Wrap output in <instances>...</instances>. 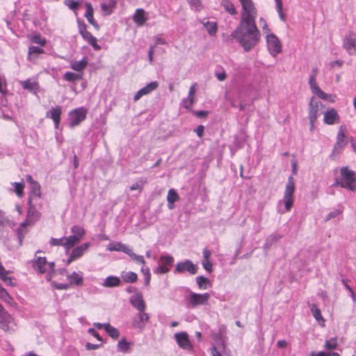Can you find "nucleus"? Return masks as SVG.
Segmentation results:
<instances>
[{
	"label": "nucleus",
	"mask_w": 356,
	"mask_h": 356,
	"mask_svg": "<svg viewBox=\"0 0 356 356\" xmlns=\"http://www.w3.org/2000/svg\"><path fill=\"white\" fill-rule=\"evenodd\" d=\"M230 37L234 39L245 52H248L259 43L261 35L256 23L238 22Z\"/></svg>",
	"instance_id": "f257e3e1"
},
{
	"label": "nucleus",
	"mask_w": 356,
	"mask_h": 356,
	"mask_svg": "<svg viewBox=\"0 0 356 356\" xmlns=\"http://www.w3.org/2000/svg\"><path fill=\"white\" fill-rule=\"evenodd\" d=\"M241 5L239 22L256 23L257 10L252 0H238Z\"/></svg>",
	"instance_id": "f03ea898"
},
{
	"label": "nucleus",
	"mask_w": 356,
	"mask_h": 356,
	"mask_svg": "<svg viewBox=\"0 0 356 356\" xmlns=\"http://www.w3.org/2000/svg\"><path fill=\"white\" fill-rule=\"evenodd\" d=\"M318 70L317 69H313L312 74L309 79V85L312 92L317 95L320 99L323 100L328 101L329 102L334 103L336 100V95L332 94H327L323 92L316 83V76Z\"/></svg>",
	"instance_id": "7ed1b4c3"
},
{
	"label": "nucleus",
	"mask_w": 356,
	"mask_h": 356,
	"mask_svg": "<svg viewBox=\"0 0 356 356\" xmlns=\"http://www.w3.org/2000/svg\"><path fill=\"white\" fill-rule=\"evenodd\" d=\"M341 178L337 181V184L353 191L356 190L355 172L348 170V167H343L341 169Z\"/></svg>",
	"instance_id": "20e7f679"
},
{
	"label": "nucleus",
	"mask_w": 356,
	"mask_h": 356,
	"mask_svg": "<svg viewBox=\"0 0 356 356\" xmlns=\"http://www.w3.org/2000/svg\"><path fill=\"white\" fill-rule=\"evenodd\" d=\"M295 191L294 179L293 177H289L287 184L285 186L284 193L282 202L284 204L286 211H289L293 207L294 199L293 193Z\"/></svg>",
	"instance_id": "39448f33"
},
{
	"label": "nucleus",
	"mask_w": 356,
	"mask_h": 356,
	"mask_svg": "<svg viewBox=\"0 0 356 356\" xmlns=\"http://www.w3.org/2000/svg\"><path fill=\"white\" fill-rule=\"evenodd\" d=\"M87 113V108L83 106L70 111L68 114L70 127L74 128L80 124V123L86 119Z\"/></svg>",
	"instance_id": "423d86ee"
},
{
	"label": "nucleus",
	"mask_w": 356,
	"mask_h": 356,
	"mask_svg": "<svg viewBox=\"0 0 356 356\" xmlns=\"http://www.w3.org/2000/svg\"><path fill=\"white\" fill-rule=\"evenodd\" d=\"M211 295L209 293H197L190 291L187 297L188 305L191 307L194 308L200 305H207Z\"/></svg>",
	"instance_id": "0eeeda50"
},
{
	"label": "nucleus",
	"mask_w": 356,
	"mask_h": 356,
	"mask_svg": "<svg viewBox=\"0 0 356 356\" xmlns=\"http://www.w3.org/2000/svg\"><path fill=\"white\" fill-rule=\"evenodd\" d=\"M347 144L348 138L346 134V128L341 126L337 133V141L332 149V156L339 155L343 150Z\"/></svg>",
	"instance_id": "6e6552de"
},
{
	"label": "nucleus",
	"mask_w": 356,
	"mask_h": 356,
	"mask_svg": "<svg viewBox=\"0 0 356 356\" xmlns=\"http://www.w3.org/2000/svg\"><path fill=\"white\" fill-rule=\"evenodd\" d=\"M266 46L269 54L275 57L282 51V43L280 39L274 34H267L266 35Z\"/></svg>",
	"instance_id": "1a4fd4ad"
},
{
	"label": "nucleus",
	"mask_w": 356,
	"mask_h": 356,
	"mask_svg": "<svg viewBox=\"0 0 356 356\" xmlns=\"http://www.w3.org/2000/svg\"><path fill=\"white\" fill-rule=\"evenodd\" d=\"M72 235L67 236L71 248L79 243L85 236L86 231L80 225H73L70 229Z\"/></svg>",
	"instance_id": "9d476101"
},
{
	"label": "nucleus",
	"mask_w": 356,
	"mask_h": 356,
	"mask_svg": "<svg viewBox=\"0 0 356 356\" xmlns=\"http://www.w3.org/2000/svg\"><path fill=\"white\" fill-rule=\"evenodd\" d=\"M33 268L40 273H50L54 270V263L48 262L46 257L35 256Z\"/></svg>",
	"instance_id": "9b49d317"
},
{
	"label": "nucleus",
	"mask_w": 356,
	"mask_h": 356,
	"mask_svg": "<svg viewBox=\"0 0 356 356\" xmlns=\"http://www.w3.org/2000/svg\"><path fill=\"white\" fill-rule=\"evenodd\" d=\"M198 267L191 260L186 259L181 262H178L175 268V273H183L187 271L191 275H195L197 273Z\"/></svg>",
	"instance_id": "f8f14e48"
},
{
	"label": "nucleus",
	"mask_w": 356,
	"mask_h": 356,
	"mask_svg": "<svg viewBox=\"0 0 356 356\" xmlns=\"http://www.w3.org/2000/svg\"><path fill=\"white\" fill-rule=\"evenodd\" d=\"M26 179L29 183L31 188L28 203H33L35 198L41 197V187L40 184L35 181L31 175H26Z\"/></svg>",
	"instance_id": "ddd939ff"
},
{
	"label": "nucleus",
	"mask_w": 356,
	"mask_h": 356,
	"mask_svg": "<svg viewBox=\"0 0 356 356\" xmlns=\"http://www.w3.org/2000/svg\"><path fill=\"white\" fill-rule=\"evenodd\" d=\"M14 323L12 316L0 305V327L4 331L13 330Z\"/></svg>",
	"instance_id": "4468645a"
},
{
	"label": "nucleus",
	"mask_w": 356,
	"mask_h": 356,
	"mask_svg": "<svg viewBox=\"0 0 356 356\" xmlns=\"http://www.w3.org/2000/svg\"><path fill=\"white\" fill-rule=\"evenodd\" d=\"M319 103L314 97H312L309 104V120L310 124V130L312 131L314 127V123L318 116Z\"/></svg>",
	"instance_id": "2eb2a0df"
},
{
	"label": "nucleus",
	"mask_w": 356,
	"mask_h": 356,
	"mask_svg": "<svg viewBox=\"0 0 356 356\" xmlns=\"http://www.w3.org/2000/svg\"><path fill=\"white\" fill-rule=\"evenodd\" d=\"M343 47L350 55L356 54V34L348 33L343 38Z\"/></svg>",
	"instance_id": "dca6fc26"
},
{
	"label": "nucleus",
	"mask_w": 356,
	"mask_h": 356,
	"mask_svg": "<svg viewBox=\"0 0 356 356\" xmlns=\"http://www.w3.org/2000/svg\"><path fill=\"white\" fill-rule=\"evenodd\" d=\"M174 337L179 348L187 350L193 349V345L189 340L188 334L186 332H177L175 334Z\"/></svg>",
	"instance_id": "f3484780"
},
{
	"label": "nucleus",
	"mask_w": 356,
	"mask_h": 356,
	"mask_svg": "<svg viewBox=\"0 0 356 356\" xmlns=\"http://www.w3.org/2000/svg\"><path fill=\"white\" fill-rule=\"evenodd\" d=\"M145 310L138 311V314L132 320V325L135 328L143 330L149 319V314Z\"/></svg>",
	"instance_id": "a211bd4d"
},
{
	"label": "nucleus",
	"mask_w": 356,
	"mask_h": 356,
	"mask_svg": "<svg viewBox=\"0 0 356 356\" xmlns=\"http://www.w3.org/2000/svg\"><path fill=\"white\" fill-rule=\"evenodd\" d=\"M29 209L27 211L25 222L29 225L33 226L40 218L41 213L38 211L33 203H28Z\"/></svg>",
	"instance_id": "6ab92c4d"
},
{
	"label": "nucleus",
	"mask_w": 356,
	"mask_h": 356,
	"mask_svg": "<svg viewBox=\"0 0 356 356\" xmlns=\"http://www.w3.org/2000/svg\"><path fill=\"white\" fill-rule=\"evenodd\" d=\"M159 87V83L157 81H152L147 83L145 87L140 89L134 95V100L137 102L143 96L147 95L155 90Z\"/></svg>",
	"instance_id": "aec40b11"
},
{
	"label": "nucleus",
	"mask_w": 356,
	"mask_h": 356,
	"mask_svg": "<svg viewBox=\"0 0 356 356\" xmlns=\"http://www.w3.org/2000/svg\"><path fill=\"white\" fill-rule=\"evenodd\" d=\"M131 305L136 308L138 311L145 310L146 305L143 300V294L138 292L131 296L129 298Z\"/></svg>",
	"instance_id": "412c9836"
},
{
	"label": "nucleus",
	"mask_w": 356,
	"mask_h": 356,
	"mask_svg": "<svg viewBox=\"0 0 356 356\" xmlns=\"http://www.w3.org/2000/svg\"><path fill=\"white\" fill-rule=\"evenodd\" d=\"M62 113V110L60 106L52 107L48 112L46 113V118H50L54 121V127L56 129L58 128L60 122V115Z\"/></svg>",
	"instance_id": "4be33fe9"
},
{
	"label": "nucleus",
	"mask_w": 356,
	"mask_h": 356,
	"mask_svg": "<svg viewBox=\"0 0 356 356\" xmlns=\"http://www.w3.org/2000/svg\"><path fill=\"white\" fill-rule=\"evenodd\" d=\"M196 87L197 83H194L189 88L188 97L181 101L182 106L186 109L191 108L195 102V94L197 91Z\"/></svg>",
	"instance_id": "5701e85b"
},
{
	"label": "nucleus",
	"mask_w": 356,
	"mask_h": 356,
	"mask_svg": "<svg viewBox=\"0 0 356 356\" xmlns=\"http://www.w3.org/2000/svg\"><path fill=\"white\" fill-rule=\"evenodd\" d=\"M339 115L334 108H329L324 113L323 122L326 124H334L338 122Z\"/></svg>",
	"instance_id": "b1692460"
},
{
	"label": "nucleus",
	"mask_w": 356,
	"mask_h": 356,
	"mask_svg": "<svg viewBox=\"0 0 356 356\" xmlns=\"http://www.w3.org/2000/svg\"><path fill=\"white\" fill-rule=\"evenodd\" d=\"M133 21L139 26H143L148 19V14L143 8L136 10L133 15Z\"/></svg>",
	"instance_id": "393cba45"
},
{
	"label": "nucleus",
	"mask_w": 356,
	"mask_h": 356,
	"mask_svg": "<svg viewBox=\"0 0 356 356\" xmlns=\"http://www.w3.org/2000/svg\"><path fill=\"white\" fill-rule=\"evenodd\" d=\"M32 227V225H29V224H28L25 221H23L19 224V227L16 229V233L18 237L19 246L22 245L23 238L28 234V232L30 231Z\"/></svg>",
	"instance_id": "a878e982"
},
{
	"label": "nucleus",
	"mask_w": 356,
	"mask_h": 356,
	"mask_svg": "<svg viewBox=\"0 0 356 356\" xmlns=\"http://www.w3.org/2000/svg\"><path fill=\"white\" fill-rule=\"evenodd\" d=\"M116 6V0H106L101 3V9L104 16L110 15Z\"/></svg>",
	"instance_id": "bb28decb"
},
{
	"label": "nucleus",
	"mask_w": 356,
	"mask_h": 356,
	"mask_svg": "<svg viewBox=\"0 0 356 356\" xmlns=\"http://www.w3.org/2000/svg\"><path fill=\"white\" fill-rule=\"evenodd\" d=\"M90 243H82L81 245H79V246H76V248H74L72 252H71V254L76 259H78L79 258H81L83 254L87 252V250H88V248H90Z\"/></svg>",
	"instance_id": "cd10ccee"
},
{
	"label": "nucleus",
	"mask_w": 356,
	"mask_h": 356,
	"mask_svg": "<svg viewBox=\"0 0 356 356\" xmlns=\"http://www.w3.org/2000/svg\"><path fill=\"white\" fill-rule=\"evenodd\" d=\"M67 280L69 281L70 285L74 284L76 286H81L83 283L82 273L73 272L67 275Z\"/></svg>",
	"instance_id": "c85d7f7f"
},
{
	"label": "nucleus",
	"mask_w": 356,
	"mask_h": 356,
	"mask_svg": "<svg viewBox=\"0 0 356 356\" xmlns=\"http://www.w3.org/2000/svg\"><path fill=\"white\" fill-rule=\"evenodd\" d=\"M19 83L24 89L27 90L30 92H33L34 94H36L39 89L38 83L36 81H32L31 79L20 81Z\"/></svg>",
	"instance_id": "c756f323"
},
{
	"label": "nucleus",
	"mask_w": 356,
	"mask_h": 356,
	"mask_svg": "<svg viewBox=\"0 0 356 356\" xmlns=\"http://www.w3.org/2000/svg\"><path fill=\"white\" fill-rule=\"evenodd\" d=\"M106 249L110 252L118 251L127 254L129 248L121 242H113L108 245Z\"/></svg>",
	"instance_id": "7c9ffc66"
},
{
	"label": "nucleus",
	"mask_w": 356,
	"mask_h": 356,
	"mask_svg": "<svg viewBox=\"0 0 356 356\" xmlns=\"http://www.w3.org/2000/svg\"><path fill=\"white\" fill-rule=\"evenodd\" d=\"M70 67L77 72H82L88 65V60L86 58H83L80 60H71Z\"/></svg>",
	"instance_id": "2f4dec72"
},
{
	"label": "nucleus",
	"mask_w": 356,
	"mask_h": 356,
	"mask_svg": "<svg viewBox=\"0 0 356 356\" xmlns=\"http://www.w3.org/2000/svg\"><path fill=\"white\" fill-rule=\"evenodd\" d=\"M49 243L52 246H63L65 248L67 252L71 249L67 237H61L60 238H51L49 241Z\"/></svg>",
	"instance_id": "473e14b6"
},
{
	"label": "nucleus",
	"mask_w": 356,
	"mask_h": 356,
	"mask_svg": "<svg viewBox=\"0 0 356 356\" xmlns=\"http://www.w3.org/2000/svg\"><path fill=\"white\" fill-rule=\"evenodd\" d=\"M179 200V197L176 192V191L173 188H170L167 195V202L168 207L170 209H173L175 208V202Z\"/></svg>",
	"instance_id": "72a5a7b5"
},
{
	"label": "nucleus",
	"mask_w": 356,
	"mask_h": 356,
	"mask_svg": "<svg viewBox=\"0 0 356 356\" xmlns=\"http://www.w3.org/2000/svg\"><path fill=\"white\" fill-rule=\"evenodd\" d=\"M131 345V342L127 341L125 338H122L118 341L116 348L118 352L126 354L130 351Z\"/></svg>",
	"instance_id": "f704fd0d"
},
{
	"label": "nucleus",
	"mask_w": 356,
	"mask_h": 356,
	"mask_svg": "<svg viewBox=\"0 0 356 356\" xmlns=\"http://www.w3.org/2000/svg\"><path fill=\"white\" fill-rule=\"evenodd\" d=\"M120 279L117 276H108L106 277L102 285L104 287L110 288V287H115L118 286L120 284Z\"/></svg>",
	"instance_id": "c9c22d12"
},
{
	"label": "nucleus",
	"mask_w": 356,
	"mask_h": 356,
	"mask_svg": "<svg viewBox=\"0 0 356 356\" xmlns=\"http://www.w3.org/2000/svg\"><path fill=\"white\" fill-rule=\"evenodd\" d=\"M82 38L88 42L95 50H99L100 46L97 42V38L94 37L90 32L83 33Z\"/></svg>",
	"instance_id": "e433bc0d"
},
{
	"label": "nucleus",
	"mask_w": 356,
	"mask_h": 356,
	"mask_svg": "<svg viewBox=\"0 0 356 356\" xmlns=\"http://www.w3.org/2000/svg\"><path fill=\"white\" fill-rule=\"evenodd\" d=\"M201 23L205 27L210 35H216L218 28L217 23L216 22H204V19H203Z\"/></svg>",
	"instance_id": "4c0bfd02"
},
{
	"label": "nucleus",
	"mask_w": 356,
	"mask_h": 356,
	"mask_svg": "<svg viewBox=\"0 0 356 356\" xmlns=\"http://www.w3.org/2000/svg\"><path fill=\"white\" fill-rule=\"evenodd\" d=\"M121 277L126 283H134L138 279L137 274L132 271L122 272Z\"/></svg>",
	"instance_id": "58836bf2"
},
{
	"label": "nucleus",
	"mask_w": 356,
	"mask_h": 356,
	"mask_svg": "<svg viewBox=\"0 0 356 356\" xmlns=\"http://www.w3.org/2000/svg\"><path fill=\"white\" fill-rule=\"evenodd\" d=\"M220 4L225 11L231 15H234L237 13L235 6L229 0H222Z\"/></svg>",
	"instance_id": "ea45409f"
},
{
	"label": "nucleus",
	"mask_w": 356,
	"mask_h": 356,
	"mask_svg": "<svg viewBox=\"0 0 356 356\" xmlns=\"http://www.w3.org/2000/svg\"><path fill=\"white\" fill-rule=\"evenodd\" d=\"M311 312L314 318L318 322H322L321 325L324 326L325 319L321 315V310L317 307V306L315 304H312L311 305Z\"/></svg>",
	"instance_id": "a19ab883"
},
{
	"label": "nucleus",
	"mask_w": 356,
	"mask_h": 356,
	"mask_svg": "<svg viewBox=\"0 0 356 356\" xmlns=\"http://www.w3.org/2000/svg\"><path fill=\"white\" fill-rule=\"evenodd\" d=\"M196 282L198 288L201 290H206L210 285V281L208 278L200 275L196 277Z\"/></svg>",
	"instance_id": "79ce46f5"
},
{
	"label": "nucleus",
	"mask_w": 356,
	"mask_h": 356,
	"mask_svg": "<svg viewBox=\"0 0 356 356\" xmlns=\"http://www.w3.org/2000/svg\"><path fill=\"white\" fill-rule=\"evenodd\" d=\"M174 263V257L171 255H161L159 264L161 266H168L170 268V266Z\"/></svg>",
	"instance_id": "37998d69"
},
{
	"label": "nucleus",
	"mask_w": 356,
	"mask_h": 356,
	"mask_svg": "<svg viewBox=\"0 0 356 356\" xmlns=\"http://www.w3.org/2000/svg\"><path fill=\"white\" fill-rule=\"evenodd\" d=\"M63 79L67 81H75L82 79V74L66 72L63 75Z\"/></svg>",
	"instance_id": "c03bdc74"
},
{
	"label": "nucleus",
	"mask_w": 356,
	"mask_h": 356,
	"mask_svg": "<svg viewBox=\"0 0 356 356\" xmlns=\"http://www.w3.org/2000/svg\"><path fill=\"white\" fill-rule=\"evenodd\" d=\"M105 331L113 339H116L120 336L119 331L115 327H114L113 326L111 325L109 323H108L105 326Z\"/></svg>",
	"instance_id": "a18cd8bd"
},
{
	"label": "nucleus",
	"mask_w": 356,
	"mask_h": 356,
	"mask_svg": "<svg viewBox=\"0 0 356 356\" xmlns=\"http://www.w3.org/2000/svg\"><path fill=\"white\" fill-rule=\"evenodd\" d=\"M11 184L14 186V193L17 196L21 197L24 194V184L23 182H13Z\"/></svg>",
	"instance_id": "49530a36"
},
{
	"label": "nucleus",
	"mask_w": 356,
	"mask_h": 356,
	"mask_svg": "<svg viewBox=\"0 0 356 356\" xmlns=\"http://www.w3.org/2000/svg\"><path fill=\"white\" fill-rule=\"evenodd\" d=\"M337 338L332 337L325 341L324 347L327 350H334L335 348H337Z\"/></svg>",
	"instance_id": "de8ad7c7"
},
{
	"label": "nucleus",
	"mask_w": 356,
	"mask_h": 356,
	"mask_svg": "<svg viewBox=\"0 0 356 356\" xmlns=\"http://www.w3.org/2000/svg\"><path fill=\"white\" fill-rule=\"evenodd\" d=\"M127 254H128L136 263L141 264H145V263L144 257L141 255H138V254H135L131 248H129Z\"/></svg>",
	"instance_id": "09e8293b"
},
{
	"label": "nucleus",
	"mask_w": 356,
	"mask_h": 356,
	"mask_svg": "<svg viewBox=\"0 0 356 356\" xmlns=\"http://www.w3.org/2000/svg\"><path fill=\"white\" fill-rule=\"evenodd\" d=\"M141 273L143 274L145 278V285L148 286L151 280V273L149 268L143 267L140 269Z\"/></svg>",
	"instance_id": "8fccbe9b"
},
{
	"label": "nucleus",
	"mask_w": 356,
	"mask_h": 356,
	"mask_svg": "<svg viewBox=\"0 0 356 356\" xmlns=\"http://www.w3.org/2000/svg\"><path fill=\"white\" fill-rule=\"evenodd\" d=\"M342 213V210L340 209H335L330 211L325 218V221H329L332 218H337Z\"/></svg>",
	"instance_id": "3c124183"
},
{
	"label": "nucleus",
	"mask_w": 356,
	"mask_h": 356,
	"mask_svg": "<svg viewBox=\"0 0 356 356\" xmlns=\"http://www.w3.org/2000/svg\"><path fill=\"white\" fill-rule=\"evenodd\" d=\"M145 183H146L145 179H140L130 186V190L131 191L138 190L139 191H141L143 189V187Z\"/></svg>",
	"instance_id": "603ef678"
},
{
	"label": "nucleus",
	"mask_w": 356,
	"mask_h": 356,
	"mask_svg": "<svg viewBox=\"0 0 356 356\" xmlns=\"http://www.w3.org/2000/svg\"><path fill=\"white\" fill-rule=\"evenodd\" d=\"M259 23H260V26H261V28L264 32V33L266 35L267 34H270L272 33V31H270V29L268 28V25L266 21V19L263 17H260L259 19Z\"/></svg>",
	"instance_id": "864d4df0"
},
{
	"label": "nucleus",
	"mask_w": 356,
	"mask_h": 356,
	"mask_svg": "<svg viewBox=\"0 0 356 356\" xmlns=\"http://www.w3.org/2000/svg\"><path fill=\"white\" fill-rule=\"evenodd\" d=\"M190 6L196 10H200L202 8L200 0H187Z\"/></svg>",
	"instance_id": "5fc2aeb1"
},
{
	"label": "nucleus",
	"mask_w": 356,
	"mask_h": 356,
	"mask_svg": "<svg viewBox=\"0 0 356 356\" xmlns=\"http://www.w3.org/2000/svg\"><path fill=\"white\" fill-rule=\"evenodd\" d=\"M0 92L3 96H5L7 93V83L5 77L0 76Z\"/></svg>",
	"instance_id": "6e6d98bb"
},
{
	"label": "nucleus",
	"mask_w": 356,
	"mask_h": 356,
	"mask_svg": "<svg viewBox=\"0 0 356 356\" xmlns=\"http://www.w3.org/2000/svg\"><path fill=\"white\" fill-rule=\"evenodd\" d=\"M215 76L220 81H224L227 78V74L223 69L217 70L215 71Z\"/></svg>",
	"instance_id": "4d7b16f0"
},
{
	"label": "nucleus",
	"mask_w": 356,
	"mask_h": 356,
	"mask_svg": "<svg viewBox=\"0 0 356 356\" xmlns=\"http://www.w3.org/2000/svg\"><path fill=\"white\" fill-rule=\"evenodd\" d=\"M0 298L7 302H9L11 300L10 296L1 285H0Z\"/></svg>",
	"instance_id": "13d9d810"
},
{
	"label": "nucleus",
	"mask_w": 356,
	"mask_h": 356,
	"mask_svg": "<svg viewBox=\"0 0 356 356\" xmlns=\"http://www.w3.org/2000/svg\"><path fill=\"white\" fill-rule=\"evenodd\" d=\"M169 271V267L161 266V264H159V266L154 270V273L156 274H165Z\"/></svg>",
	"instance_id": "bf43d9fd"
},
{
	"label": "nucleus",
	"mask_w": 356,
	"mask_h": 356,
	"mask_svg": "<svg viewBox=\"0 0 356 356\" xmlns=\"http://www.w3.org/2000/svg\"><path fill=\"white\" fill-rule=\"evenodd\" d=\"M84 5L86 8V10L84 14V17L86 18L91 17V16L93 15V8H92L91 3L89 2H85Z\"/></svg>",
	"instance_id": "052dcab7"
},
{
	"label": "nucleus",
	"mask_w": 356,
	"mask_h": 356,
	"mask_svg": "<svg viewBox=\"0 0 356 356\" xmlns=\"http://www.w3.org/2000/svg\"><path fill=\"white\" fill-rule=\"evenodd\" d=\"M31 41L33 43L40 44L41 46H44L46 44V40L44 38H41L39 35H35L31 38Z\"/></svg>",
	"instance_id": "680f3d73"
},
{
	"label": "nucleus",
	"mask_w": 356,
	"mask_h": 356,
	"mask_svg": "<svg viewBox=\"0 0 356 356\" xmlns=\"http://www.w3.org/2000/svg\"><path fill=\"white\" fill-rule=\"evenodd\" d=\"M203 268L209 273L212 272V264L210 260H203L202 262Z\"/></svg>",
	"instance_id": "e2e57ef3"
},
{
	"label": "nucleus",
	"mask_w": 356,
	"mask_h": 356,
	"mask_svg": "<svg viewBox=\"0 0 356 356\" xmlns=\"http://www.w3.org/2000/svg\"><path fill=\"white\" fill-rule=\"evenodd\" d=\"M44 53V50L36 46H31L29 49V54H42Z\"/></svg>",
	"instance_id": "0e129e2a"
},
{
	"label": "nucleus",
	"mask_w": 356,
	"mask_h": 356,
	"mask_svg": "<svg viewBox=\"0 0 356 356\" xmlns=\"http://www.w3.org/2000/svg\"><path fill=\"white\" fill-rule=\"evenodd\" d=\"M65 5L71 10H75L79 6V2L74 0H68L65 2Z\"/></svg>",
	"instance_id": "69168bd1"
},
{
	"label": "nucleus",
	"mask_w": 356,
	"mask_h": 356,
	"mask_svg": "<svg viewBox=\"0 0 356 356\" xmlns=\"http://www.w3.org/2000/svg\"><path fill=\"white\" fill-rule=\"evenodd\" d=\"M88 22L96 29V30H99V24L97 23V22L95 20L94 17H93V15L91 16V17H88L86 18Z\"/></svg>",
	"instance_id": "338daca9"
},
{
	"label": "nucleus",
	"mask_w": 356,
	"mask_h": 356,
	"mask_svg": "<svg viewBox=\"0 0 356 356\" xmlns=\"http://www.w3.org/2000/svg\"><path fill=\"white\" fill-rule=\"evenodd\" d=\"M310 356H330V353H326L323 351L320 352H311L309 354Z\"/></svg>",
	"instance_id": "774afa93"
}]
</instances>
